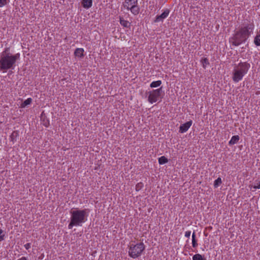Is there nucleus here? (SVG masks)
Listing matches in <instances>:
<instances>
[{"label": "nucleus", "mask_w": 260, "mask_h": 260, "mask_svg": "<svg viewBox=\"0 0 260 260\" xmlns=\"http://www.w3.org/2000/svg\"><path fill=\"white\" fill-rule=\"evenodd\" d=\"M254 28L253 24H249L247 26L241 28L235 32L232 37L230 39V42L232 45L238 46L245 42L248 38Z\"/></svg>", "instance_id": "1"}, {"label": "nucleus", "mask_w": 260, "mask_h": 260, "mask_svg": "<svg viewBox=\"0 0 260 260\" xmlns=\"http://www.w3.org/2000/svg\"><path fill=\"white\" fill-rule=\"evenodd\" d=\"M88 213L87 209L71 210L70 222L68 225V228L72 229L74 226H82L83 223L87 220Z\"/></svg>", "instance_id": "2"}, {"label": "nucleus", "mask_w": 260, "mask_h": 260, "mask_svg": "<svg viewBox=\"0 0 260 260\" xmlns=\"http://www.w3.org/2000/svg\"><path fill=\"white\" fill-rule=\"evenodd\" d=\"M19 57V53L13 55L6 54L5 51L3 52L0 57V70L6 71L8 69H13V66Z\"/></svg>", "instance_id": "3"}, {"label": "nucleus", "mask_w": 260, "mask_h": 260, "mask_svg": "<svg viewBox=\"0 0 260 260\" xmlns=\"http://www.w3.org/2000/svg\"><path fill=\"white\" fill-rule=\"evenodd\" d=\"M145 249L143 242L137 244H131L129 247L128 255L130 257L136 258L139 257Z\"/></svg>", "instance_id": "4"}, {"label": "nucleus", "mask_w": 260, "mask_h": 260, "mask_svg": "<svg viewBox=\"0 0 260 260\" xmlns=\"http://www.w3.org/2000/svg\"><path fill=\"white\" fill-rule=\"evenodd\" d=\"M161 92L162 87L157 89L153 90L152 91L150 92L148 99L149 102L152 104L157 101L160 96Z\"/></svg>", "instance_id": "5"}, {"label": "nucleus", "mask_w": 260, "mask_h": 260, "mask_svg": "<svg viewBox=\"0 0 260 260\" xmlns=\"http://www.w3.org/2000/svg\"><path fill=\"white\" fill-rule=\"evenodd\" d=\"M250 65L249 63L246 62H240L238 65L236 67L237 70H239L240 72L242 73L243 74H245L247 73L248 70H249Z\"/></svg>", "instance_id": "6"}, {"label": "nucleus", "mask_w": 260, "mask_h": 260, "mask_svg": "<svg viewBox=\"0 0 260 260\" xmlns=\"http://www.w3.org/2000/svg\"><path fill=\"white\" fill-rule=\"evenodd\" d=\"M244 74L240 72L239 70L234 68L233 73V80L235 82H238L241 80Z\"/></svg>", "instance_id": "7"}, {"label": "nucleus", "mask_w": 260, "mask_h": 260, "mask_svg": "<svg viewBox=\"0 0 260 260\" xmlns=\"http://www.w3.org/2000/svg\"><path fill=\"white\" fill-rule=\"evenodd\" d=\"M137 0H125L123 4L124 8H125L127 10H129L132 6H134L135 4H137Z\"/></svg>", "instance_id": "8"}, {"label": "nucleus", "mask_w": 260, "mask_h": 260, "mask_svg": "<svg viewBox=\"0 0 260 260\" xmlns=\"http://www.w3.org/2000/svg\"><path fill=\"white\" fill-rule=\"evenodd\" d=\"M192 121H189L181 125L179 127V132L181 133H183L186 132L188 130V129L190 127Z\"/></svg>", "instance_id": "9"}, {"label": "nucleus", "mask_w": 260, "mask_h": 260, "mask_svg": "<svg viewBox=\"0 0 260 260\" xmlns=\"http://www.w3.org/2000/svg\"><path fill=\"white\" fill-rule=\"evenodd\" d=\"M169 12V10L168 9H166L161 15H157L156 17L154 22H157L162 21L163 19L166 18L168 16Z\"/></svg>", "instance_id": "10"}, {"label": "nucleus", "mask_w": 260, "mask_h": 260, "mask_svg": "<svg viewBox=\"0 0 260 260\" xmlns=\"http://www.w3.org/2000/svg\"><path fill=\"white\" fill-rule=\"evenodd\" d=\"M84 51L83 48H77L75 50L74 55L76 57L82 58L84 57Z\"/></svg>", "instance_id": "11"}, {"label": "nucleus", "mask_w": 260, "mask_h": 260, "mask_svg": "<svg viewBox=\"0 0 260 260\" xmlns=\"http://www.w3.org/2000/svg\"><path fill=\"white\" fill-rule=\"evenodd\" d=\"M92 0H82V6L86 9L90 8L92 6Z\"/></svg>", "instance_id": "12"}, {"label": "nucleus", "mask_w": 260, "mask_h": 260, "mask_svg": "<svg viewBox=\"0 0 260 260\" xmlns=\"http://www.w3.org/2000/svg\"><path fill=\"white\" fill-rule=\"evenodd\" d=\"M129 10L131 12L135 15L138 14L140 11V8L137 4H135L134 6H132Z\"/></svg>", "instance_id": "13"}, {"label": "nucleus", "mask_w": 260, "mask_h": 260, "mask_svg": "<svg viewBox=\"0 0 260 260\" xmlns=\"http://www.w3.org/2000/svg\"><path fill=\"white\" fill-rule=\"evenodd\" d=\"M18 131H13L10 136L11 141L13 143L16 141L17 138L18 137Z\"/></svg>", "instance_id": "14"}, {"label": "nucleus", "mask_w": 260, "mask_h": 260, "mask_svg": "<svg viewBox=\"0 0 260 260\" xmlns=\"http://www.w3.org/2000/svg\"><path fill=\"white\" fill-rule=\"evenodd\" d=\"M239 140V137L238 135L234 136L232 137L229 142V145H234L236 144Z\"/></svg>", "instance_id": "15"}, {"label": "nucleus", "mask_w": 260, "mask_h": 260, "mask_svg": "<svg viewBox=\"0 0 260 260\" xmlns=\"http://www.w3.org/2000/svg\"><path fill=\"white\" fill-rule=\"evenodd\" d=\"M120 23L125 27H129L130 25V23L128 21L123 19L122 17H120Z\"/></svg>", "instance_id": "16"}, {"label": "nucleus", "mask_w": 260, "mask_h": 260, "mask_svg": "<svg viewBox=\"0 0 260 260\" xmlns=\"http://www.w3.org/2000/svg\"><path fill=\"white\" fill-rule=\"evenodd\" d=\"M32 102V99L31 98H28L27 100H25L20 106L21 108H24L25 106L29 105Z\"/></svg>", "instance_id": "17"}, {"label": "nucleus", "mask_w": 260, "mask_h": 260, "mask_svg": "<svg viewBox=\"0 0 260 260\" xmlns=\"http://www.w3.org/2000/svg\"><path fill=\"white\" fill-rule=\"evenodd\" d=\"M192 260H206V259L200 254H196L193 256Z\"/></svg>", "instance_id": "18"}, {"label": "nucleus", "mask_w": 260, "mask_h": 260, "mask_svg": "<svg viewBox=\"0 0 260 260\" xmlns=\"http://www.w3.org/2000/svg\"><path fill=\"white\" fill-rule=\"evenodd\" d=\"M161 84V81L160 80L153 81L150 84V87L152 88L160 86Z\"/></svg>", "instance_id": "19"}, {"label": "nucleus", "mask_w": 260, "mask_h": 260, "mask_svg": "<svg viewBox=\"0 0 260 260\" xmlns=\"http://www.w3.org/2000/svg\"><path fill=\"white\" fill-rule=\"evenodd\" d=\"M222 183L221 179L220 177H218L217 179L214 181V186L215 188H217Z\"/></svg>", "instance_id": "20"}, {"label": "nucleus", "mask_w": 260, "mask_h": 260, "mask_svg": "<svg viewBox=\"0 0 260 260\" xmlns=\"http://www.w3.org/2000/svg\"><path fill=\"white\" fill-rule=\"evenodd\" d=\"M201 62L202 63L203 67L204 68H205L207 64L209 63L208 61V59L207 58H204L202 59Z\"/></svg>", "instance_id": "21"}, {"label": "nucleus", "mask_w": 260, "mask_h": 260, "mask_svg": "<svg viewBox=\"0 0 260 260\" xmlns=\"http://www.w3.org/2000/svg\"><path fill=\"white\" fill-rule=\"evenodd\" d=\"M143 187V184L142 182H139L137 183L136 185V190L138 191L140 190L142 187Z\"/></svg>", "instance_id": "22"}, {"label": "nucleus", "mask_w": 260, "mask_h": 260, "mask_svg": "<svg viewBox=\"0 0 260 260\" xmlns=\"http://www.w3.org/2000/svg\"><path fill=\"white\" fill-rule=\"evenodd\" d=\"M254 189H259L260 188V181L256 180L254 182V185L252 186Z\"/></svg>", "instance_id": "23"}, {"label": "nucleus", "mask_w": 260, "mask_h": 260, "mask_svg": "<svg viewBox=\"0 0 260 260\" xmlns=\"http://www.w3.org/2000/svg\"><path fill=\"white\" fill-rule=\"evenodd\" d=\"M168 159L165 156H161L158 158V162H167Z\"/></svg>", "instance_id": "24"}, {"label": "nucleus", "mask_w": 260, "mask_h": 260, "mask_svg": "<svg viewBox=\"0 0 260 260\" xmlns=\"http://www.w3.org/2000/svg\"><path fill=\"white\" fill-rule=\"evenodd\" d=\"M9 0H0V7H2L8 3Z\"/></svg>", "instance_id": "25"}, {"label": "nucleus", "mask_w": 260, "mask_h": 260, "mask_svg": "<svg viewBox=\"0 0 260 260\" xmlns=\"http://www.w3.org/2000/svg\"><path fill=\"white\" fill-rule=\"evenodd\" d=\"M4 233V231L2 229H0V240L3 241L4 239L5 235H2Z\"/></svg>", "instance_id": "26"}, {"label": "nucleus", "mask_w": 260, "mask_h": 260, "mask_svg": "<svg viewBox=\"0 0 260 260\" xmlns=\"http://www.w3.org/2000/svg\"><path fill=\"white\" fill-rule=\"evenodd\" d=\"M192 245L193 248H196L198 246V243L196 239H192Z\"/></svg>", "instance_id": "27"}, {"label": "nucleus", "mask_w": 260, "mask_h": 260, "mask_svg": "<svg viewBox=\"0 0 260 260\" xmlns=\"http://www.w3.org/2000/svg\"><path fill=\"white\" fill-rule=\"evenodd\" d=\"M191 232L190 231H186L185 233V236L186 237L189 238L190 236Z\"/></svg>", "instance_id": "28"}, {"label": "nucleus", "mask_w": 260, "mask_h": 260, "mask_svg": "<svg viewBox=\"0 0 260 260\" xmlns=\"http://www.w3.org/2000/svg\"><path fill=\"white\" fill-rule=\"evenodd\" d=\"M24 247L26 249H28L30 247V243H28L24 245Z\"/></svg>", "instance_id": "29"}, {"label": "nucleus", "mask_w": 260, "mask_h": 260, "mask_svg": "<svg viewBox=\"0 0 260 260\" xmlns=\"http://www.w3.org/2000/svg\"><path fill=\"white\" fill-rule=\"evenodd\" d=\"M18 260H27V258L26 257H22L18 259Z\"/></svg>", "instance_id": "30"}, {"label": "nucleus", "mask_w": 260, "mask_h": 260, "mask_svg": "<svg viewBox=\"0 0 260 260\" xmlns=\"http://www.w3.org/2000/svg\"><path fill=\"white\" fill-rule=\"evenodd\" d=\"M48 124H49V121H47L46 122H45L44 123V125H45V126H46V127L48 126Z\"/></svg>", "instance_id": "31"}, {"label": "nucleus", "mask_w": 260, "mask_h": 260, "mask_svg": "<svg viewBox=\"0 0 260 260\" xmlns=\"http://www.w3.org/2000/svg\"><path fill=\"white\" fill-rule=\"evenodd\" d=\"M192 239H196V235L194 232H193L192 235Z\"/></svg>", "instance_id": "32"}, {"label": "nucleus", "mask_w": 260, "mask_h": 260, "mask_svg": "<svg viewBox=\"0 0 260 260\" xmlns=\"http://www.w3.org/2000/svg\"><path fill=\"white\" fill-rule=\"evenodd\" d=\"M1 241L0 240V242H1Z\"/></svg>", "instance_id": "33"}]
</instances>
